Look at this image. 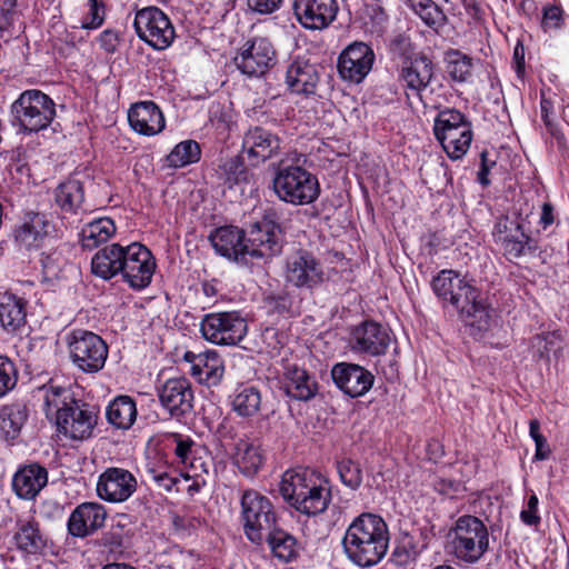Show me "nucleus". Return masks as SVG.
I'll return each instance as SVG.
<instances>
[{
  "label": "nucleus",
  "instance_id": "nucleus-48",
  "mask_svg": "<svg viewBox=\"0 0 569 569\" xmlns=\"http://www.w3.org/2000/svg\"><path fill=\"white\" fill-rule=\"evenodd\" d=\"M50 223L43 213L32 212L28 214V220L21 227L19 237L22 241L31 246L33 242L48 234Z\"/></svg>",
  "mask_w": 569,
  "mask_h": 569
},
{
  "label": "nucleus",
  "instance_id": "nucleus-26",
  "mask_svg": "<svg viewBox=\"0 0 569 569\" xmlns=\"http://www.w3.org/2000/svg\"><path fill=\"white\" fill-rule=\"evenodd\" d=\"M214 251L241 266H249L250 258L246 253L244 231L233 226L217 228L209 236Z\"/></svg>",
  "mask_w": 569,
  "mask_h": 569
},
{
  "label": "nucleus",
  "instance_id": "nucleus-60",
  "mask_svg": "<svg viewBox=\"0 0 569 569\" xmlns=\"http://www.w3.org/2000/svg\"><path fill=\"white\" fill-rule=\"evenodd\" d=\"M150 472L152 480L158 485V487L164 489L166 491H171L178 482L174 477L170 476L166 471L151 470Z\"/></svg>",
  "mask_w": 569,
  "mask_h": 569
},
{
  "label": "nucleus",
  "instance_id": "nucleus-14",
  "mask_svg": "<svg viewBox=\"0 0 569 569\" xmlns=\"http://www.w3.org/2000/svg\"><path fill=\"white\" fill-rule=\"evenodd\" d=\"M244 240L250 264L257 260H268L279 254L282 249L280 226L266 218L249 226Z\"/></svg>",
  "mask_w": 569,
  "mask_h": 569
},
{
  "label": "nucleus",
  "instance_id": "nucleus-21",
  "mask_svg": "<svg viewBox=\"0 0 569 569\" xmlns=\"http://www.w3.org/2000/svg\"><path fill=\"white\" fill-rule=\"evenodd\" d=\"M375 52L365 42L349 44L339 56L338 70L342 79L361 82L372 69Z\"/></svg>",
  "mask_w": 569,
  "mask_h": 569
},
{
  "label": "nucleus",
  "instance_id": "nucleus-42",
  "mask_svg": "<svg viewBox=\"0 0 569 569\" xmlns=\"http://www.w3.org/2000/svg\"><path fill=\"white\" fill-rule=\"evenodd\" d=\"M26 322L24 301L14 295H4L0 299V326L13 332Z\"/></svg>",
  "mask_w": 569,
  "mask_h": 569
},
{
  "label": "nucleus",
  "instance_id": "nucleus-18",
  "mask_svg": "<svg viewBox=\"0 0 569 569\" xmlns=\"http://www.w3.org/2000/svg\"><path fill=\"white\" fill-rule=\"evenodd\" d=\"M286 280L299 289L312 290L325 281L321 263L312 253L300 250L287 258Z\"/></svg>",
  "mask_w": 569,
  "mask_h": 569
},
{
  "label": "nucleus",
  "instance_id": "nucleus-64",
  "mask_svg": "<svg viewBox=\"0 0 569 569\" xmlns=\"http://www.w3.org/2000/svg\"><path fill=\"white\" fill-rule=\"evenodd\" d=\"M555 221L553 216V207L549 202H545L541 208V214L539 223L542 226L543 229H547L550 227Z\"/></svg>",
  "mask_w": 569,
  "mask_h": 569
},
{
  "label": "nucleus",
  "instance_id": "nucleus-34",
  "mask_svg": "<svg viewBox=\"0 0 569 569\" xmlns=\"http://www.w3.org/2000/svg\"><path fill=\"white\" fill-rule=\"evenodd\" d=\"M54 201L64 213L79 214L89 211L84 207L83 182L74 177L67 179L56 188Z\"/></svg>",
  "mask_w": 569,
  "mask_h": 569
},
{
  "label": "nucleus",
  "instance_id": "nucleus-3",
  "mask_svg": "<svg viewBox=\"0 0 569 569\" xmlns=\"http://www.w3.org/2000/svg\"><path fill=\"white\" fill-rule=\"evenodd\" d=\"M435 295L443 305L457 310L463 321L479 330L489 328L490 315L480 293L455 270L443 269L431 281Z\"/></svg>",
  "mask_w": 569,
  "mask_h": 569
},
{
  "label": "nucleus",
  "instance_id": "nucleus-36",
  "mask_svg": "<svg viewBox=\"0 0 569 569\" xmlns=\"http://www.w3.org/2000/svg\"><path fill=\"white\" fill-rule=\"evenodd\" d=\"M196 367H190L191 375L199 382L207 386H217L224 373L223 360L214 350L201 352Z\"/></svg>",
  "mask_w": 569,
  "mask_h": 569
},
{
  "label": "nucleus",
  "instance_id": "nucleus-35",
  "mask_svg": "<svg viewBox=\"0 0 569 569\" xmlns=\"http://www.w3.org/2000/svg\"><path fill=\"white\" fill-rule=\"evenodd\" d=\"M263 541L268 543L273 557L282 562H290L298 557L299 545L297 539L278 526L266 533Z\"/></svg>",
  "mask_w": 569,
  "mask_h": 569
},
{
  "label": "nucleus",
  "instance_id": "nucleus-32",
  "mask_svg": "<svg viewBox=\"0 0 569 569\" xmlns=\"http://www.w3.org/2000/svg\"><path fill=\"white\" fill-rule=\"evenodd\" d=\"M48 482L44 467L32 463L20 468L12 479V488L22 499H33Z\"/></svg>",
  "mask_w": 569,
  "mask_h": 569
},
{
  "label": "nucleus",
  "instance_id": "nucleus-4",
  "mask_svg": "<svg viewBox=\"0 0 569 569\" xmlns=\"http://www.w3.org/2000/svg\"><path fill=\"white\" fill-rule=\"evenodd\" d=\"M56 114L52 98L38 89L24 90L10 106V123L24 136L47 129Z\"/></svg>",
  "mask_w": 569,
  "mask_h": 569
},
{
  "label": "nucleus",
  "instance_id": "nucleus-56",
  "mask_svg": "<svg viewBox=\"0 0 569 569\" xmlns=\"http://www.w3.org/2000/svg\"><path fill=\"white\" fill-rule=\"evenodd\" d=\"M62 258L58 252L42 253L41 264L48 278L57 277L61 268Z\"/></svg>",
  "mask_w": 569,
  "mask_h": 569
},
{
  "label": "nucleus",
  "instance_id": "nucleus-58",
  "mask_svg": "<svg viewBox=\"0 0 569 569\" xmlns=\"http://www.w3.org/2000/svg\"><path fill=\"white\" fill-rule=\"evenodd\" d=\"M480 160L477 180L482 187H488L490 184L488 176L490 170L496 166V160L489 159V153L486 150L480 153Z\"/></svg>",
  "mask_w": 569,
  "mask_h": 569
},
{
  "label": "nucleus",
  "instance_id": "nucleus-28",
  "mask_svg": "<svg viewBox=\"0 0 569 569\" xmlns=\"http://www.w3.org/2000/svg\"><path fill=\"white\" fill-rule=\"evenodd\" d=\"M433 78V63L426 54L406 61L399 70L398 79L413 94L420 97Z\"/></svg>",
  "mask_w": 569,
  "mask_h": 569
},
{
  "label": "nucleus",
  "instance_id": "nucleus-47",
  "mask_svg": "<svg viewBox=\"0 0 569 569\" xmlns=\"http://www.w3.org/2000/svg\"><path fill=\"white\" fill-rule=\"evenodd\" d=\"M201 150L194 140H186L178 143L167 156L169 167L181 168L197 162L200 159Z\"/></svg>",
  "mask_w": 569,
  "mask_h": 569
},
{
  "label": "nucleus",
  "instance_id": "nucleus-11",
  "mask_svg": "<svg viewBox=\"0 0 569 569\" xmlns=\"http://www.w3.org/2000/svg\"><path fill=\"white\" fill-rule=\"evenodd\" d=\"M492 236L509 261L535 254L539 248L538 242L525 230L520 216L498 218Z\"/></svg>",
  "mask_w": 569,
  "mask_h": 569
},
{
  "label": "nucleus",
  "instance_id": "nucleus-6",
  "mask_svg": "<svg viewBox=\"0 0 569 569\" xmlns=\"http://www.w3.org/2000/svg\"><path fill=\"white\" fill-rule=\"evenodd\" d=\"M272 184L277 197L293 206L312 203L320 194L317 177L300 166L279 163Z\"/></svg>",
  "mask_w": 569,
  "mask_h": 569
},
{
  "label": "nucleus",
  "instance_id": "nucleus-41",
  "mask_svg": "<svg viewBox=\"0 0 569 569\" xmlns=\"http://www.w3.org/2000/svg\"><path fill=\"white\" fill-rule=\"evenodd\" d=\"M232 410L240 417L256 416L262 405V396L259 388L251 385H240L236 388L232 400Z\"/></svg>",
  "mask_w": 569,
  "mask_h": 569
},
{
  "label": "nucleus",
  "instance_id": "nucleus-1",
  "mask_svg": "<svg viewBox=\"0 0 569 569\" xmlns=\"http://www.w3.org/2000/svg\"><path fill=\"white\" fill-rule=\"evenodd\" d=\"M347 558L362 568L378 565L389 547V530L382 517L363 512L348 526L342 538Z\"/></svg>",
  "mask_w": 569,
  "mask_h": 569
},
{
  "label": "nucleus",
  "instance_id": "nucleus-37",
  "mask_svg": "<svg viewBox=\"0 0 569 569\" xmlns=\"http://www.w3.org/2000/svg\"><path fill=\"white\" fill-rule=\"evenodd\" d=\"M39 395L43 400V411L47 417L59 416L62 408H69L77 399L70 388L54 383L50 380L39 388Z\"/></svg>",
  "mask_w": 569,
  "mask_h": 569
},
{
  "label": "nucleus",
  "instance_id": "nucleus-17",
  "mask_svg": "<svg viewBox=\"0 0 569 569\" xmlns=\"http://www.w3.org/2000/svg\"><path fill=\"white\" fill-rule=\"evenodd\" d=\"M9 543L22 557L43 556L50 548V539L33 518H18L10 532Z\"/></svg>",
  "mask_w": 569,
  "mask_h": 569
},
{
  "label": "nucleus",
  "instance_id": "nucleus-39",
  "mask_svg": "<svg viewBox=\"0 0 569 569\" xmlns=\"http://www.w3.org/2000/svg\"><path fill=\"white\" fill-rule=\"evenodd\" d=\"M246 157L241 154L224 160L218 169V177L229 189L239 187L243 191V187L249 184L252 173L244 164Z\"/></svg>",
  "mask_w": 569,
  "mask_h": 569
},
{
  "label": "nucleus",
  "instance_id": "nucleus-33",
  "mask_svg": "<svg viewBox=\"0 0 569 569\" xmlns=\"http://www.w3.org/2000/svg\"><path fill=\"white\" fill-rule=\"evenodd\" d=\"M284 388L289 397L308 401L318 392V382L307 370L297 365H289L284 371Z\"/></svg>",
  "mask_w": 569,
  "mask_h": 569
},
{
  "label": "nucleus",
  "instance_id": "nucleus-43",
  "mask_svg": "<svg viewBox=\"0 0 569 569\" xmlns=\"http://www.w3.org/2000/svg\"><path fill=\"white\" fill-rule=\"evenodd\" d=\"M116 232L114 222L109 218H99L87 223L80 232L82 248L92 250L107 242Z\"/></svg>",
  "mask_w": 569,
  "mask_h": 569
},
{
  "label": "nucleus",
  "instance_id": "nucleus-2",
  "mask_svg": "<svg viewBox=\"0 0 569 569\" xmlns=\"http://www.w3.org/2000/svg\"><path fill=\"white\" fill-rule=\"evenodd\" d=\"M279 492L290 507L307 516L325 512L331 500L329 480L310 469L287 470L281 477Z\"/></svg>",
  "mask_w": 569,
  "mask_h": 569
},
{
  "label": "nucleus",
  "instance_id": "nucleus-27",
  "mask_svg": "<svg viewBox=\"0 0 569 569\" xmlns=\"http://www.w3.org/2000/svg\"><path fill=\"white\" fill-rule=\"evenodd\" d=\"M107 518L106 509L98 502H83L71 512L67 528L76 538H86L103 527Z\"/></svg>",
  "mask_w": 569,
  "mask_h": 569
},
{
  "label": "nucleus",
  "instance_id": "nucleus-20",
  "mask_svg": "<svg viewBox=\"0 0 569 569\" xmlns=\"http://www.w3.org/2000/svg\"><path fill=\"white\" fill-rule=\"evenodd\" d=\"M293 14L297 21L309 30H322L337 18V0H293Z\"/></svg>",
  "mask_w": 569,
  "mask_h": 569
},
{
  "label": "nucleus",
  "instance_id": "nucleus-24",
  "mask_svg": "<svg viewBox=\"0 0 569 569\" xmlns=\"http://www.w3.org/2000/svg\"><path fill=\"white\" fill-rule=\"evenodd\" d=\"M335 385L347 396L357 398L366 395L372 387L375 377L362 366L338 362L331 368Z\"/></svg>",
  "mask_w": 569,
  "mask_h": 569
},
{
  "label": "nucleus",
  "instance_id": "nucleus-19",
  "mask_svg": "<svg viewBox=\"0 0 569 569\" xmlns=\"http://www.w3.org/2000/svg\"><path fill=\"white\" fill-rule=\"evenodd\" d=\"M391 331L376 321L367 320L356 326L350 333V347L355 352L379 357L391 343Z\"/></svg>",
  "mask_w": 569,
  "mask_h": 569
},
{
  "label": "nucleus",
  "instance_id": "nucleus-45",
  "mask_svg": "<svg viewBox=\"0 0 569 569\" xmlns=\"http://www.w3.org/2000/svg\"><path fill=\"white\" fill-rule=\"evenodd\" d=\"M262 461L263 458L259 447L246 441H240L237 445L234 463L246 477H253L261 468Z\"/></svg>",
  "mask_w": 569,
  "mask_h": 569
},
{
  "label": "nucleus",
  "instance_id": "nucleus-25",
  "mask_svg": "<svg viewBox=\"0 0 569 569\" xmlns=\"http://www.w3.org/2000/svg\"><path fill=\"white\" fill-rule=\"evenodd\" d=\"M161 406L173 418L189 415L193 408V392L188 379L179 377L168 379L158 389Z\"/></svg>",
  "mask_w": 569,
  "mask_h": 569
},
{
  "label": "nucleus",
  "instance_id": "nucleus-46",
  "mask_svg": "<svg viewBox=\"0 0 569 569\" xmlns=\"http://www.w3.org/2000/svg\"><path fill=\"white\" fill-rule=\"evenodd\" d=\"M407 4L430 28L438 29L447 23V16L433 0H407Z\"/></svg>",
  "mask_w": 569,
  "mask_h": 569
},
{
  "label": "nucleus",
  "instance_id": "nucleus-44",
  "mask_svg": "<svg viewBox=\"0 0 569 569\" xmlns=\"http://www.w3.org/2000/svg\"><path fill=\"white\" fill-rule=\"evenodd\" d=\"M446 71L451 80L466 83L472 79L473 59L466 53L450 49L446 52Z\"/></svg>",
  "mask_w": 569,
  "mask_h": 569
},
{
  "label": "nucleus",
  "instance_id": "nucleus-54",
  "mask_svg": "<svg viewBox=\"0 0 569 569\" xmlns=\"http://www.w3.org/2000/svg\"><path fill=\"white\" fill-rule=\"evenodd\" d=\"M562 10L559 7L552 6L543 10L541 24L545 30H557L562 26Z\"/></svg>",
  "mask_w": 569,
  "mask_h": 569
},
{
  "label": "nucleus",
  "instance_id": "nucleus-50",
  "mask_svg": "<svg viewBox=\"0 0 569 569\" xmlns=\"http://www.w3.org/2000/svg\"><path fill=\"white\" fill-rule=\"evenodd\" d=\"M18 382V370L8 357L0 356V398L9 393Z\"/></svg>",
  "mask_w": 569,
  "mask_h": 569
},
{
  "label": "nucleus",
  "instance_id": "nucleus-51",
  "mask_svg": "<svg viewBox=\"0 0 569 569\" xmlns=\"http://www.w3.org/2000/svg\"><path fill=\"white\" fill-rule=\"evenodd\" d=\"M89 11L81 20L82 29H98L104 21V4L101 0H88Z\"/></svg>",
  "mask_w": 569,
  "mask_h": 569
},
{
  "label": "nucleus",
  "instance_id": "nucleus-5",
  "mask_svg": "<svg viewBox=\"0 0 569 569\" xmlns=\"http://www.w3.org/2000/svg\"><path fill=\"white\" fill-rule=\"evenodd\" d=\"M455 558L465 565H475L488 552L490 535L485 522L478 517H459L448 533Z\"/></svg>",
  "mask_w": 569,
  "mask_h": 569
},
{
  "label": "nucleus",
  "instance_id": "nucleus-52",
  "mask_svg": "<svg viewBox=\"0 0 569 569\" xmlns=\"http://www.w3.org/2000/svg\"><path fill=\"white\" fill-rule=\"evenodd\" d=\"M172 438L176 443L174 455L181 463L187 465L193 457L194 441L179 433H173Z\"/></svg>",
  "mask_w": 569,
  "mask_h": 569
},
{
  "label": "nucleus",
  "instance_id": "nucleus-7",
  "mask_svg": "<svg viewBox=\"0 0 569 569\" xmlns=\"http://www.w3.org/2000/svg\"><path fill=\"white\" fill-rule=\"evenodd\" d=\"M433 133L448 157L458 160L470 147L472 126L461 111L446 108L435 118Z\"/></svg>",
  "mask_w": 569,
  "mask_h": 569
},
{
  "label": "nucleus",
  "instance_id": "nucleus-30",
  "mask_svg": "<svg viewBox=\"0 0 569 569\" xmlns=\"http://www.w3.org/2000/svg\"><path fill=\"white\" fill-rule=\"evenodd\" d=\"M319 82L317 67L307 60L292 61L286 72V83L293 93L310 96L316 93Z\"/></svg>",
  "mask_w": 569,
  "mask_h": 569
},
{
  "label": "nucleus",
  "instance_id": "nucleus-8",
  "mask_svg": "<svg viewBox=\"0 0 569 569\" xmlns=\"http://www.w3.org/2000/svg\"><path fill=\"white\" fill-rule=\"evenodd\" d=\"M241 519L246 537L254 545H261L266 533L277 526V513L272 502L256 490L243 492Z\"/></svg>",
  "mask_w": 569,
  "mask_h": 569
},
{
  "label": "nucleus",
  "instance_id": "nucleus-10",
  "mask_svg": "<svg viewBox=\"0 0 569 569\" xmlns=\"http://www.w3.org/2000/svg\"><path fill=\"white\" fill-rule=\"evenodd\" d=\"M202 337L217 346H238L247 336L248 325L238 311L210 312L200 322Z\"/></svg>",
  "mask_w": 569,
  "mask_h": 569
},
{
  "label": "nucleus",
  "instance_id": "nucleus-63",
  "mask_svg": "<svg viewBox=\"0 0 569 569\" xmlns=\"http://www.w3.org/2000/svg\"><path fill=\"white\" fill-rule=\"evenodd\" d=\"M461 483L451 479H440L436 482L435 488L443 495H455L459 492Z\"/></svg>",
  "mask_w": 569,
  "mask_h": 569
},
{
  "label": "nucleus",
  "instance_id": "nucleus-55",
  "mask_svg": "<svg viewBox=\"0 0 569 569\" xmlns=\"http://www.w3.org/2000/svg\"><path fill=\"white\" fill-rule=\"evenodd\" d=\"M538 502V497L535 493L529 497L527 507L520 512V519L525 525L537 526L540 522Z\"/></svg>",
  "mask_w": 569,
  "mask_h": 569
},
{
  "label": "nucleus",
  "instance_id": "nucleus-61",
  "mask_svg": "<svg viewBox=\"0 0 569 569\" xmlns=\"http://www.w3.org/2000/svg\"><path fill=\"white\" fill-rule=\"evenodd\" d=\"M99 42L106 52L111 53L117 48L118 34L112 30H104L99 37Z\"/></svg>",
  "mask_w": 569,
  "mask_h": 569
},
{
  "label": "nucleus",
  "instance_id": "nucleus-31",
  "mask_svg": "<svg viewBox=\"0 0 569 569\" xmlns=\"http://www.w3.org/2000/svg\"><path fill=\"white\" fill-rule=\"evenodd\" d=\"M124 257L126 246L119 243L108 244L98 250L92 257L91 271L103 280H110L117 274H121Z\"/></svg>",
  "mask_w": 569,
  "mask_h": 569
},
{
  "label": "nucleus",
  "instance_id": "nucleus-38",
  "mask_svg": "<svg viewBox=\"0 0 569 569\" xmlns=\"http://www.w3.org/2000/svg\"><path fill=\"white\" fill-rule=\"evenodd\" d=\"M28 419L26 405L13 402L0 407V433L6 440H14L19 437L23 425Z\"/></svg>",
  "mask_w": 569,
  "mask_h": 569
},
{
  "label": "nucleus",
  "instance_id": "nucleus-15",
  "mask_svg": "<svg viewBox=\"0 0 569 569\" xmlns=\"http://www.w3.org/2000/svg\"><path fill=\"white\" fill-rule=\"evenodd\" d=\"M233 62L241 73L261 77L276 66L277 52L269 39L257 37L243 44Z\"/></svg>",
  "mask_w": 569,
  "mask_h": 569
},
{
  "label": "nucleus",
  "instance_id": "nucleus-22",
  "mask_svg": "<svg viewBox=\"0 0 569 569\" xmlns=\"http://www.w3.org/2000/svg\"><path fill=\"white\" fill-rule=\"evenodd\" d=\"M96 490L104 501L123 502L137 490V479L127 469L108 468L99 476Z\"/></svg>",
  "mask_w": 569,
  "mask_h": 569
},
{
  "label": "nucleus",
  "instance_id": "nucleus-29",
  "mask_svg": "<svg viewBox=\"0 0 569 569\" xmlns=\"http://www.w3.org/2000/svg\"><path fill=\"white\" fill-rule=\"evenodd\" d=\"M130 127L143 136H154L164 128V117L152 101L134 103L128 111Z\"/></svg>",
  "mask_w": 569,
  "mask_h": 569
},
{
  "label": "nucleus",
  "instance_id": "nucleus-49",
  "mask_svg": "<svg viewBox=\"0 0 569 569\" xmlns=\"http://www.w3.org/2000/svg\"><path fill=\"white\" fill-rule=\"evenodd\" d=\"M337 469L340 480L345 486L352 490L360 487L362 482V471L356 461L351 459H343L338 462Z\"/></svg>",
  "mask_w": 569,
  "mask_h": 569
},
{
  "label": "nucleus",
  "instance_id": "nucleus-59",
  "mask_svg": "<svg viewBox=\"0 0 569 569\" xmlns=\"http://www.w3.org/2000/svg\"><path fill=\"white\" fill-rule=\"evenodd\" d=\"M269 303L279 313H283L290 310L292 300L291 297L287 292H282L279 295L271 296L269 298Z\"/></svg>",
  "mask_w": 569,
  "mask_h": 569
},
{
  "label": "nucleus",
  "instance_id": "nucleus-16",
  "mask_svg": "<svg viewBox=\"0 0 569 569\" xmlns=\"http://www.w3.org/2000/svg\"><path fill=\"white\" fill-rule=\"evenodd\" d=\"M156 270V260L151 251L139 242L126 246V257L121 276L134 290L148 287Z\"/></svg>",
  "mask_w": 569,
  "mask_h": 569
},
{
  "label": "nucleus",
  "instance_id": "nucleus-40",
  "mask_svg": "<svg viewBox=\"0 0 569 569\" xmlns=\"http://www.w3.org/2000/svg\"><path fill=\"white\" fill-rule=\"evenodd\" d=\"M106 416L113 427L129 429L137 418L136 402L129 396H118L108 405Z\"/></svg>",
  "mask_w": 569,
  "mask_h": 569
},
{
  "label": "nucleus",
  "instance_id": "nucleus-53",
  "mask_svg": "<svg viewBox=\"0 0 569 569\" xmlns=\"http://www.w3.org/2000/svg\"><path fill=\"white\" fill-rule=\"evenodd\" d=\"M18 0H0V30H8L18 16Z\"/></svg>",
  "mask_w": 569,
  "mask_h": 569
},
{
  "label": "nucleus",
  "instance_id": "nucleus-57",
  "mask_svg": "<svg viewBox=\"0 0 569 569\" xmlns=\"http://www.w3.org/2000/svg\"><path fill=\"white\" fill-rule=\"evenodd\" d=\"M282 0H247L248 8L258 14H271L276 12Z\"/></svg>",
  "mask_w": 569,
  "mask_h": 569
},
{
  "label": "nucleus",
  "instance_id": "nucleus-9",
  "mask_svg": "<svg viewBox=\"0 0 569 569\" xmlns=\"http://www.w3.org/2000/svg\"><path fill=\"white\" fill-rule=\"evenodd\" d=\"M71 362L84 373L99 372L108 358V346L94 332L73 330L67 337Z\"/></svg>",
  "mask_w": 569,
  "mask_h": 569
},
{
  "label": "nucleus",
  "instance_id": "nucleus-23",
  "mask_svg": "<svg viewBox=\"0 0 569 569\" xmlns=\"http://www.w3.org/2000/svg\"><path fill=\"white\" fill-rule=\"evenodd\" d=\"M280 150V138L262 127L250 128L243 136L241 152L251 166L276 157Z\"/></svg>",
  "mask_w": 569,
  "mask_h": 569
},
{
  "label": "nucleus",
  "instance_id": "nucleus-12",
  "mask_svg": "<svg viewBox=\"0 0 569 569\" xmlns=\"http://www.w3.org/2000/svg\"><path fill=\"white\" fill-rule=\"evenodd\" d=\"M69 408L59 411L56 423L58 431L67 438L83 441L93 437L99 419V408L77 399Z\"/></svg>",
  "mask_w": 569,
  "mask_h": 569
},
{
  "label": "nucleus",
  "instance_id": "nucleus-13",
  "mask_svg": "<svg viewBox=\"0 0 569 569\" xmlns=\"http://www.w3.org/2000/svg\"><path fill=\"white\" fill-rule=\"evenodd\" d=\"M134 30L138 37L156 50L172 43L176 32L169 17L157 7H147L136 13Z\"/></svg>",
  "mask_w": 569,
  "mask_h": 569
},
{
  "label": "nucleus",
  "instance_id": "nucleus-62",
  "mask_svg": "<svg viewBox=\"0 0 569 569\" xmlns=\"http://www.w3.org/2000/svg\"><path fill=\"white\" fill-rule=\"evenodd\" d=\"M101 543L114 551L123 546V537L119 531H109L102 536Z\"/></svg>",
  "mask_w": 569,
  "mask_h": 569
}]
</instances>
